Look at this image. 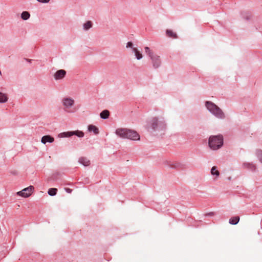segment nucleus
I'll use <instances>...</instances> for the list:
<instances>
[{
  "label": "nucleus",
  "mask_w": 262,
  "mask_h": 262,
  "mask_svg": "<svg viewBox=\"0 0 262 262\" xmlns=\"http://www.w3.org/2000/svg\"><path fill=\"white\" fill-rule=\"evenodd\" d=\"M62 137H70L73 135H75L79 138H82L84 137V133L80 130H75V131H69L67 132H63L61 134Z\"/></svg>",
  "instance_id": "7"
},
{
  "label": "nucleus",
  "mask_w": 262,
  "mask_h": 262,
  "mask_svg": "<svg viewBox=\"0 0 262 262\" xmlns=\"http://www.w3.org/2000/svg\"><path fill=\"white\" fill-rule=\"evenodd\" d=\"M239 221V217L238 216L232 217L229 220V223L231 225L237 224Z\"/></svg>",
  "instance_id": "16"
},
{
  "label": "nucleus",
  "mask_w": 262,
  "mask_h": 262,
  "mask_svg": "<svg viewBox=\"0 0 262 262\" xmlns=\"http://www.w3.org/2000/svg\"><path fill=\"white\" fill-rule=\"evenodd\" d=\"M115 134L121 138L128 139L134 141L139 140L140 139V136L137 132L127 128H118L116 130Z\"/></svg>",
  "instance_id": "2"
},
{
  "label": "nucleus",
  "mask_w": 262,
  "mask_h": 262,
  "mask_svg": "<svg viewBox=\"0 0 262 262\" xmlns=\"http://www.w3.org/2000/svg\"><path fill=\"white\" fill-rule=\"evenodd\" d=\"M66 75V71L64 70H59L54 75V78L56 80L63 79Z\"/></svg>",
  "instance_id": "9"
},
{
  "label": "nucleus",
  "mask_w": 262,
  "mask_h": 262,
  "mask_svg": "<svg viewBox=\"0 0 262 262\" xmlns=\"http://www.w3.org/2000/svg\"><path fill=\"white\" fill-rule=\"evenodd\" d=\"M209 147L212 150H217L223 144V137L221 135L213 136L209 138L208 142Z\"/></svg>",
  "instance_id": "6"
},
{
  "label": "nucleus",
  "mask_w": 262,
  "mask_h": 262,
  "mask_svg": "<svg viewBox=\"0 0 262 262\" xmlns=\"http://www.w3.org/2000/svg\"><path fill=\"white\" fill-rule=\"evenodd\" d=\"M54 141V138L49 135L43 136L41 140V142L43 144H46L47 142L52 143Z\"/></svg>",
  "instance_id": "11"
},
{
  "label": "nucleus",
  "mask_w": 262,
  "mask_h": 262,
  "mask_svg": "<svg viewBox=\"0 0 262 262\" xmlns=\"http://www.w3.org/2000/svg\"><path fill=\"white\" fill-rule=\"evenodd\" d=\"M256 155L259 161L262 163V150L260 149L256 150Z\"/></svg>",
  "instance_id": "23"
},
{
  "label": "nucleus",
  "mask_w": 262,
  "mask_h": 262,
  "mask_svg": "<svg viewBox=\"0 0 262 262\" xmlns=\"http://www.w3.org/2000/svg\"><path fill=\"white\" fill-rule=\"evenodd\" d=\"M65 190L66 191L68 192V193H71L72 190L69 188H65Z\"/></svg>",
  "instance_id": "27"
},
{
  "label": "nucleus",
  "mask_w": 262,
  "mask_h": 262,
  "mask_svg": "<svg viewBox=\"0 0 262 262\" xmlns=\"http://www.w3.org/2000/svg\"><path fill=\"white\" fill-rule=\"evenodd\" d=\"M36 1L41 3H47L49 2V1L50 0H36Z\"/></svg>",
  "instance_id": "26"
},
{
  "label": "nucleus",
  "mask_w": 262,
  "mask_h": 262,
  "mask_svg": "<svg viewBox=\"0 0 262 262\" xmlns=\"http://www.w3.org/2000/svg\"><path fill=\"white\" fill-rule=\"evenodd\" d=\"M88 130L90 132H93L95 135H97L99 134V129L94 125H89L88 126Z\"/></svg>",
  "instance_id": "14"
},
{
  "label": "nucleus",
  "mask_w": 262,
  "mask_h": 262,
  "mask_svg": "<svg viewBox=\"0 0 262 262\" xmlns=\"http://www.w3.org/2000/svg\"><path fill=\"white\" fill-rule=\"evenodd\" d=\"M126 48H130L132 49V48H134L133 47V44L132 42L130 41H128L127 43H126Z\"/></svg>",
  "instance_id": "25"
},
{
  "label": "nucleus",
  "mask_w": 262,
  "mask_h": 262,
  "mask_svg": "<svg viewBox=\"0 0 262 262\" xmlns=\"http://www.w3.org/2000/svg\"><path fill=\"white\" fill-rule=\"evenodd\" d=\"M33 189V186H30L28 187L24 188L21 191L17 192V194L24 198H27L31 194Z\"/></svg>",
  "instance_id": "8"
},
{
  "label": "nucleus",
  "mask_w": 262,
  "mask_h": 262,
  "mask_svg": "<svg viewBox=\"0 0 262 262\" xmlns=\"http://www.w3.org/2000/svg\"><path fill=\"white\" fill-rule=\"evenodd\" d=\"M228 179L229 180H230L231 179V177H229V178H228Z\"/></svg>",
  "instance_id": "30"
},
{
  "label": "nucleus",
  "mask_w": 262,
  "mask_h": 262,
  "mask_svg": "<svg viewBox=\"0 0 262 262\" xmlns=\"http://www.w3.org/2000/svg\"><path fill=\"white\" fill-rule=\"evenodd\" d=\"M145 53L149 57L152 67L154 69H158L161 66V59L160 56L152 52L149 47H146L144 48Z\"/></svg>",
  "instance_id": "5"
},
{
  "label": "nucleus",
  "mask_w": 262,
  "mask_h": 262,
  "mask_svg": "<svg viewBox=\"0 0 262 262\" xmlns=\"http://www.w3.org/2000/svg\"><path fill=\"white\" fill-rule=\"evenodd\" d=\"M181 164L178 162H173V164L170 165L172 168H177L181 166Z\"/></svg>",
  "instance_id": "24"
},
{
  "label": "nucleus",
  "mask_w": 262,
  "mask_h": 262,
  "mask_svg": "<svg viewBox=\"0 0 262 262\" xmlns=\"http://www.w3.org/2000/svg\"><path fill=\"white\" fill-rule=\"evenodd\" d=\"M132 52L135 53V55L137 60H140L142 58L143 56L142 53L136 48H132Z\"/></svg>",
  "instance_id": "13"
},
{
  "label": "nucleus",
  "mask_w": 262,
  "mask_h": 262,
  "mask_svg": "<svg viewBox=\"0 0 262 262\" xmlns=\"http://www.w3.org/2000/svg\"><path fill=\"white\" fill-rule=\"evenodd\" d=\"M205 105L207 110L216 118L224 119L226 118L225 114L222 109L212 102L207 101Z\"/></svg>",
  "instance_id": "3"
},
{
  "label": "nucleus",
  "mask_w": 262,
  "mask_h": 262,
  "mask_svg": "<svg viewBox=\"0 0 262 262\" xmlns=\"http://www.w3.org/2000/svg\"><path fill=\"white\" fill-rule=\"evenodd\" d=\"M26 60L28 61V62H31L32 60L31 59H26Z\"/></svg>",
  "instance_id": "29"
},
{
  "label": "nucleus",
  "mask_w": 262,
  "mask_h": 262,
  "mask_svg": "<svg viewBox=\"0 0 262 262\" xmlns=\"http://www.w3.org/2000/svg\"><path fill=\"white\" fill-rule=\"evenodd\" d=\"M61 105L63 111L70 114H73L77 111L75 105V100L70 97H64L61 99Z\"/></svg>",
  "instance_id": "4"
},
{
  "label": "nucleus",
  "mask_w": 262,
  "mask_h": 262,
  "mask_svg": "<svg viewBox=\"0 0 262 262\" xmlns=\"http://www.w3.org/2000/svg\"><path fill=\"white\" fill-rule=\"evenodd\" d=\"M57 192V189L52 188H50L48 191V193L51 196H54L56 194Z\"/></svg>",
  "instance_id": "21"
},
{
  "label": "nucleus",
  "mask_w": 262,
  "mask_h": 262,
  "mask_svg": "<svg viewBox=\"0 0 262 262\" xmlns=\"http://www.w3.org/2000/svg\"><path fill=\"white\" fill-rule=\"evenodd\" d=\"M166 34L168 36L172 38H177V34L172 32L171 30H167Z\"/></svg>",
  "instance_id": "22"
},
{
  "label": "nucleus",
  "mask_w": 262,
  "mask_h": 262,
  "mask_svg": "<svg viewBox=\"0 0 262 262\" xmlns=\"http://www.w3.org/2000/svg\"><path fill=\"white\" fill-rule=\"evenodd\" d=\"M214 215L213 212H209L206 214V215H210V216H213Z\"/></svg>",
  "instance_id": "28"
},
{
  "label": "nucleus",
  "mask_w": 262,
  "mask_h": 262,
  "mask_svg": "<svg viewBox=\"0 0 262 262\" xmlns=\"http://www.w3.org/2000/svg\"><path fill=\"white\" fill-rule=\"evenodd\" d=\"M78 162L84 166H88L90 164V160L85 157H80Z\"/></svg>",
  "instance_id": "12"
},
{
  "label": "nucleus",
  "mask_w": 262,
  "mask_h": 262,
  "mask_svg": "<svg viewBox=\"0 0 262 262\" xmlns=\"http://www.w3.org/2000/svg\"><path fill=\"white\" fill-rule=\"evenodd\" d=\"M8 97L7 94L0 92V103H4L8 101Z\"/></svg>",
  "instance_id": "15"
},
{
  "label": "nucleus",
  "mask_w": 262,
  "mask_h": 262,
  "mask_svg": "<svg viewBox=\"0 0 262 262\" xmlns=\"http://www.w3.org/2000/svg\"><path fill=\"white\" fill-rule=\"evenodd\" d=\"M242 167L244 169H247L251 171H255L256 167L253 163L244 162L242 164Z\"/></svg>",
  "instance_id": "10"
},
{
  "label": "nucleus",
  "mask_w": 262,
  "mask_h": 262,
  "mask_svg": "<svg viewBox=\"0 0 262 262\" xmlns=\"http://www.w3.org/2000/svg\"><path fill=\"white\" fill-rule=\"evenodd\" d=\"M146 129L150 132H160L166 128V123L164 117H154L150 118L145 126Z\"/></svg>",
  "instance_id": "1"
},
{
  "label": "nucleus",
  "mask_w": 262,
  "mask_h": 262,
  "mask_svg": "<svg viewBox=\"0 0 262 262\" xmlns=\"http://www.w3.org/2000/svg\"><path fill=\"white\" fill-rule=\"evenodd\" d=\"M109 115H110L109 111L105 110L103 111L100 113V116L102 119H106L108 118Z\"/></svg>",
  "instance_id": "17"
},
{
  "label": "nucleus",
  "mask_w": 262,
  "mask_h": 262,
  "mask_svg": "<svg viewBox=\"0 0 262 262\" xmlns=\"http://www.w3.org/2000/svg\"><path fill=\"white\" fill-rule=\"evenodd\" d=\"M30 16V14L27 11H24L21 14V18L25 20L28 19Z\"/></svg>",
  "instance_id": "19"
},
{
  "label": "nucleus",
  "mask_w": 262,
  "mask_h": 262,
  "mask_svg": "<svg viewBox=\"0 0 262 262\" xmlns=\"http://www.w3.org/2000/svg\"><path fill=\"white\" fill-rule=\"evenodd\" d=\"M92 27V23L91 21H88L83 25V28L84 30H88Z\"/></svg>",
  "instance_id": "18"
},
{
  "label": "nucleus",
  "mask_w": 262,
  "mask_h": 262,
  "mask_svg": "<svg viewBox=\"0 0 262 262\" xmlns=\"http://www.w3.org/2000/svg\"><path fill=\"white\" fill-rule=\"evenodd\" d=\"M211 173L213 176L219 177L220 175V172L216 169L215 166H213L211 169Z\"/></svg>",
  "instance_id": "20"
}]
</instances>
